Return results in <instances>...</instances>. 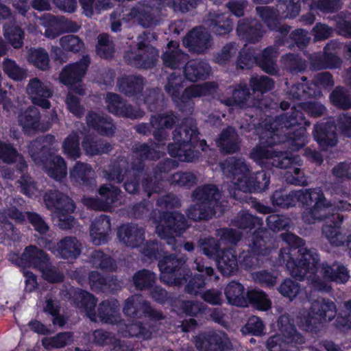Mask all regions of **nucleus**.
Segmentation results:
<instances>
[{"label": "nucleus", "mask_w": 351, "mask_h": 351, "mask_svg": "<svg viewBox=\"0 0 351 351\" xmlns=\"http://www.w3.org/2000/svg\"><path fill=\"white\" fill-rule=\"evenodd\" d=\"M295 252V248L284 250L280 254L281 258L286 262L293 277L299 279L306 278L314 290L328 291L330 287L328 282H345L348 280V271L343 266L338 264H334L332 267L324 264L317 266V254L304 247L297 250L299 256L295 261L292 256Z\"/></svg>", "instance_id": "obj_1"}, {"label": "nucleus", "mask_w": 351, "mask_h": 351, "mask_svg": "<svg viewBox=\"0 0 351 351\" xmlns=\"http://www.w3.org/2000/svg\"><path fill=\"white\" fill-rule=\"evenodd\" d=\"M298 202L306 205L314 204L313 208L307 213L304 212L302 216L304 222L308 223L323 219L326 213L332 210V205L326 202L322 191L319 189L311 191L301 190L289 193L285 191H278L272 196L273 204L282 207L294 206Z\"/></svg>", "instance_id": "obj_2"}, {"label": "nucleus", "mask_w": 351, "mask_h": 351, "mask_svg": "<svg viewBox=\"0 0 351 351\" xmlns=\"http://www.w3.org/2000/svg\"><path fill=\"white\" fill-rule=\"evenodd\" d=\"M161 4L169 6L174 10L182 12L197 5L196 0H154L147 3H138L132 8L125 10L123 19L126 21H134L144 27H150L158 22V8L153 6Z\"/></svg>", "instance_id": "obj_3"}, {"label": "nucleus", "mask_w": 351, "mask_h": 351, "mask_svg": "<svg viewBox=\"0 0 351 351\" xmlns=\"http://www.w3.org/2000/svg\"><path fill=\"white\" fill-rule=\"evenodd\" d=\"M251 158L261 166L269 165L278 168H288L285 177L287 182L294 184H304L306 180L300 176V169L298 166L301 165V159L298 156L293 158L276 154L271 147H256L251 154Z\"/></svg>", "instance_id": "obj_4"}, {"label": "nucleus", "mask_w": 351, "mask_h": 351, "mask_svg": "<svg viewBox=\"0 0 351 351\" xmlns=\"http://www.w3.org/2000/svg\"><path fill=\"white\" fill-rule=\"evenodd\" d=\"M221 168L228 178H232L238 189L244 192L262 191L269 185V178L264 172L256 173V181L253 177H249V169L242 160L231 159L223 163Z\"/></svg>", "instance_id": "obj_5"}, {"label": "nucleus", "mask_w": 351, "mask_h": 351, "mask_svg": "<svg viewBox=\"0 0 351 351\" xmlns=\"http://www.w3.org/2000/svg\"><path fill=\"white\" fill-rule=\"evenodd\" d=\"M174 143L168 145L170 155L176 157L180 161H192L197 156L196 151L191 149L192 147L199 146L202 151L206 149V143L197 141V130L191 120L188 124L176 128L173 136Z\"/></svg>", "instance_id": "obj_6"}, {"label": "nucleus", "mask_w": 351, "mask_h": 351, "mask_svg": "<svg viewBox=\"0 0 351 351\" xmlns=\"http://www.w3.org/2000/svg\"><path fill=\"white\" fill-rule=\"evenodd\" d=\"M295 125H300V127L295 130L297 134L294 132L292 136L287 137L288 140L293 147L291 148L293 150H297L303 147L306 141L305 130L302 125H308V123L304 120L302 112L296 110L295 106H294V111L289 118L287 115L281 116L275 120L269 128L267 127V131L265 132V136H269L271 138V140L267 141V142L269 144L276 143V138L278 139L280 134L285 132L284 129L287 130Z\"/></svg>", "instance_id": "obj_7"}, {"label": "nucleus", "mask_w": 351, "mask_h": 351, "mask_svg": "<svg viewBox=\"0 0 351 351\" xmlns=\"http://www.w3.org/2000/svg\"><path fill=\"white\" fill-rule=\"evenodd\" d=\"M335 316V306L333 302L317 299L311 301L306 299L304 302L303 312L298 318V324L304 330L312 329V326L322 319L331 320Z\"/></svg>", "instance_id": "obj_8"}, {"label": "nucleus", "mask_w": 351, "mask_h": 351, "mask_svg": "<svg viewBox=\"0 0 351 351\" xmlns=\"http://www.w3.org/2000/svg\"><path fill=\"white\" fill-rule=\"evenodd\" d=\"M77 300H80V308H84L88 317L94 322L101 321L103 323L114 324L119 318V305L117 301L112 302H104L100 304L98 314L93 312L96 304L95 298L84 291H79L75 294Z\"/></svg>", "instance_id": "obj_9"}, {"label": "nucleus", "mask_w": 351, "mask_h": 351, "mask_svg": "<svg viewBox=\"0 0 351 351\" xmlns=\"http://www.w3.org/2000/svg\"><path fill=\"white\" fill-rule=\"evenodd\" d=\"M220 194L214 185H208L198 189L193 195L197 204L190 209L189 217L194 220L206 219L217 213Z\"/></svg>", "instance_id": "obj_10"}, {"label": "nucleus", "mask_w": 351, "mask_h": 351, "mask_svg": "<svg viewBox=\"0 0 351 351\" xmlns=\"http://www.w3.org/2000/svg\"><path fill=\"white\" fill-rule=\"evenodd\" d=\"M17 264L23 267H38L42 271L44 278L51 282H58L62 279V275L49 265L47 256L36 247H27Z\"/></svg>", "instance_id": "obj_11"}, {"label": "nucleus", "mask_w": 351, "mask_h": 351, "mask_svg": "<svg viewBox=\"0 0 351 351\" xmlns=\"http://www.w3.org/2000/svg\"><path fill=\"white\" fill-rule=\"evenodd\" d=\"M44 199L49 208L55 209V217L58 218L60 228L62 229L71 228L74 221L70 216V213L75 208L72 200L67 196L56 191L47 193Z\"/></svg>", "instance_id": "obj_12"}, {"label": "nucleus", "mask_w": 351, "mask_h": 351, "mask_svg": "<svg viewBox=\"0 0 351 351\" xmlns=\"http://www.w3.org/2000/svg\"><path fill=\"white\" fill-rule=\"evenodd\" d=\"M278 324L286 340L284 341L279 335L271 337L267 341V348L270 351H282L287 349L289 344L304 342V338L295 331L291 324H289V317L287 315L280 317Z\"/></svg>", "instance_id": "obj_13"}, {"label": "nucleus", "mask_w": 351, "mask_h": 351, "mask_svg": "<svg viewBox=\"0 0 351 351\" xmlns=\"http://www.w3.org/2000/svg\"><path fill=\"white\" fill-rule=\"evenodd\" d=\"M27 93L34 104L44 109L49 108V99L53 95V90L48 82L33 78L27 86Z\"/></svg>", "instance_id": "obj_14"}, {"label": "nucleus", "mask_w": 351, "mask_h": 351, "mask_svg": "<svg viewBox=\"0 0 351 351\" xmlns=\"http://www.w3.org/2000/svg\"><path fill=\"white\" fill-rule=\"evenodd\" d=\"M185 228L184 217L179 213H168L162 217L156 226V232L161 238L174 237Z\"/></svg>", "instance_id": "obj_15"}, {"label": "nucleus", "mask_w": 351, "mask_h": 351, "mask_svg": "<svg viewBox=\"0 0 351 351\" xmlns=\"http://www.w3.org/2000/svg\"><path fill=\"white\" fill-rule=\"evenodd\" d=\"M195 343L201 351H224L229 348L230 342L224 332L200 335L195 338Z\"/></svg>", "instance_id": "obj_16"}, {"label": "nucleus", "mask_w": 351, "mask_h": 351, "mask_svg": "<svg viewBox=\"0 0 351 351\" xmlns=\"http://www.w3.org/2000/svg\"><path fill=\"white\" fill-rule=\"evenodd\" d=\"M145 47L144 43L139 42L137 51L128 52L125 58L130 63L136 66H150L158 57V52L152 47L147 46L145 48Z\"/></svg>", "instance_id": "obj_17"}, {"label": "nucleus", "mask_w": 351, "mask_h": 351, "mask_svg": "<svg viewBox=\"0 0 351 351\" xmlns=\"http://www.w3.org/2000/svg\"><path fill=\"white\" fill-rule=\"evenodd\" d=\"M88 57H84L80 62L65 66L60 74V80L67 86H73L80 82L84 76L89 64Z\"/></svg>", "instance_id": "obj_18"}, {"label": "nucleus", "mask_w": 351, "mask_h": 351, "mask_svg": "<svg viewBox=\"0 0 351 351\" xmlns=\"http://www.w3.org/2000/svg\"><path fill=\"white\" fill-rule=\"evenodd\" d=\"M123 312L125 315L131 317L141 316L143 313L154 319L162 318V314L152 309L140 295H134L128 298L125 301Z\"/></svg>", "instance_id": "obj_19"}, {"label": "nucleus", "mask_w": 351, "mask_h": 351, "mask_svg": "<svg viewBox=\"0 0 351 351\" xmlns=\"http://www.w3.org/2000/svg\"><path fill=\"white\" fill-rule=\"evenodd\" d=\"M183 44L190 51L201 53L210 45V35L202 27L195 28L184 38Z\"/></svg>", "instance_id": "obj_20"}, {"label": "nucleus", "mask_w": 351, "mask_h": 351, "mask_svg": "<svg viewBox=\"0 0 351 351\" xmlns=\"http://www.w3.org/2000/svg\"><path fill=\"white\" fill-rule=\"evenodd\" d=\"M39 112L34 107H29L22 112L19 116V122L24 132L31 134L35 131H45L49 128V125H43L39 123Z\"/></svg>", "instance_id": "obj_21"}, {"label": "nucleus", "mask_w": 351, "mask_h": 351, "mask_svg": "<svg viewBox=\"0 0 351 351\" xmlns=\"http://www.w3.org/2000/svg\"><path fill=\"white\" fill-rule=\"evenodd\" d=\"M181 264V262L176 260L171 256H165L159 261L158 267L161 271V280L169 285H181L182 283L180 278H176V269Z\"/></svg>", "instance_id": "obj_22"}, {"label": "nucleus", "mask_w": 351, "mask_h": 351, "mask_svg": "<svg viewBox=\"0 0 351 351\" xmlns=\"http://www.w3.org/2000/svg\"><path fill=\"white\" fill-rule=\"evenodd\" d=\"M121 243L130 247H137L144 241L143 232L135 226L123 225L118 230Z\"/></svg>", "instance_id": "obj_23"}, {"label": "nucleus", "mask_w": 351, "mask_h": 351, "mask_svg": "<svg viewBox=\"0 0 351 351\" xmlns=\"http://www.w3.org/2000/svg\"><path fill=\"white\" fill-rule=\"evenodd\" d=\"M99 192L101 198L104 199L105 202L104 204H100L97 200L92 198H84V204L94 209H105L115 202L119 194V191L117 189L109 187L106 185L102 186L99 189Z\"/></svg>", "instance_id": "obj_24"}, {"label": "nucleus", "mask_w": 351, "mask_h": 351, "mask_svg": "<svg viewBox=\"0 0 351 351\" xmlns=\"http://www.w3.org/2000/svg\"><path fill=\"white\" fill-rule=\"evenodd\" d=\"M110 228V219L107 217L101 215L97 218L90 228V237L93 243L95 245H101L104 243Z\"/></svg>", "instance_id": "obj_25"}, {"label": "nucleus", "mask_w": 351, "mask_h": 351, "mask_svg": "<svg viewBox=\"0 0 351 351\" xmlns=\"http://www.w3.org/2000/svg\"><path fill=\"white\" fill-rule=\"evenodd\" d=\"M178 47L176 42L171 41L168 43L167 50L162 56L163 62L166 66L176 69L187 60L186 56L177 49Z\"/></svg>", "instance_id": "obj_26"}, {"label": "nucleus", "mask_w": 351, "mask_h": 351, "mask_svg": "<svg viewBox=\"0 0 351 351\" xmlns=\"http://www.w3.org/2000/svg\"><path fill=\"white\" fill-rule=\"evenodd\" d=\"M335 126L332 123L318 124L315 126V138L322 146H333L336 143Z\"/></svg>", "instance_id": "obj_27"}, {"label": "nucleus", "mask_w": 351, "mask_h": 351, "mask_svg": "<svg viewBox=\"0 0 351 351\" xmlns=\"http://www.w3.org/2000/svg\"><path fill=\"white\" fill-rule=\"evenodd\" d=\"M47 173L55 180H60L66 175V166L59 156H50L45 164Z\"/></svg>", "instance_id": "obj_28"}, {"label": "nucleus", "mask_w": 351, "mask_h": 351, "mask_svg": "<svg viewBox=\"0 0 351 351\" xmlns=\"http://www.w3.org/2000/svg\"><path fill=\"white\" fill-rule=\"evenodd\" d=\"M225 295L231 304L239 306L246 305L244 287L237 282H231L226 286Z\"/></svg>", "instance_id": "obj_29"}, {"label": "nucleus", "mask_w": 351, "mask_h": 351, "mask_svg": "<svg viewBox=\"0 0 351 351\" xmlns=\"http://www.w3.org/2000/svg\"><path fill=\"white\" fill-rule=\"evenodd\" d=\"M217 144L226 153H233L238 150L239 139L234 129L228 128L223 131L217 141Z\"/></svg>", "instance_id": "obj_30"}, {"label": "nucleus", "mask_w": 351, "mask_h": 351, "mask_svg": "<svg viewBox=\"0 0 351 351\" xmlns=\"http://www.w3.org/2000/svg\"><path fill=\"white\" fill-rule=\"evenodd\" d=\"M218 269L223 275L229 276L237 269V260L232 249L222 252V255L217 258Z\"/></svg>", "instance_id": "obj_31"}, {"label": "nucleus", "mask_w": 351, "mask_h": 351, "mask_svg": "<svg viewBox=\"0 0 351 351\" xmlns=\"http://www.w3.org/2000/svg\"><path fill=\"white\" fill-rule=\"evenodd\" d=\"M0 160L8 164L18 162V167L21 171L25 167L23 157L11 145L3 142H0Z\"/></svg>", "instance_id": "obj_32"}, {"label": "nucleus", "mask_w": 351, "mask_h": 351, "mask_svg": "<svg viewBox=\"0 0 351 351\" xmlns=\"http://www.w3.org/2000/svg\"><path fill=\"white\" fill-rule=\"evenodd\" d=\"M210 73V67L206 62L191 61L187 63L184 73L189 80L195 81L203 79Z\"/></svg>", "instance_id": "obj_33"}, {"label": "nucleus", "mask_w": 351, "mask_h": 351, "mask_svg": "<svg viewBox=\"0 0 351 351\" xmlns=\"http://www.w3.org/2000/svg\"><path fill=\"white\" fill-rule=\"evenodd\" d=\"M175 121V117L173 115L153 117L152 118V125L156 130L154 132L156 140L160 143L162 139L166 136L165 128H169Z\"/></svg>", "instance_id": "obj_34"}, {"label": "nucleus", "mask_w": 351, "mask_h": 351, "mask_svg": "<svg viewBox=\"0 0 351 351\" xmlns=\"http://www.w3.org/2000/svg\"><path fill=\"white\" fill-rule=\"evenodd\" d=\"M87 123L99 133L110 135L114 132L112 123L107 119L101 117L95 113H90L87 117Z\"/></svg>", "instance_id": "obj_35"}, {"label": "nucleus", "mask_w": 351, "mask_h": 351, "mask_svg": "<svg viewBox=\"0 0 351 351\" xmlns=\"http://www.w3.org/2000/svg\"><path fill=\"white\" fill-rule=\"evenodd\" d=\"M106 103L108 110L112 113L130 117H136L138 116L132 113L129 108L120 100L119 97L115 94H108Z\"/></svg>", "instance_id": "obj_36"}, {"label": "nucleus", "mask_w": 351, "mask_h": 351, "mask_svg": "<svg viewBox=\"0 0 351 351\" xmlns=\"http://www.w3.org/2000/svg\"><path fill=\"white\" fill-rule=\"evenodd\" d=\"M58 250L63 258H76L80 254V245L75 238H65L58 245Z\"/></svg>", "instance_id": "obj_37"}, {"label": "nucleus", "mask_w": 351, "mask_h": 351, "mask_svg": "<svg viewBox=\"0 0 351 351\" xmlns=\"http://www.w3.org/2000/svg\"><path fill=\"white\" fill-rule=\"evenodd\" d=\"M277 56V51L269 47L264 50L261 56L257 58L256 61L265 72L274 73L276 71L275 60Z\"/></svg>", "instance_id": "obj_38"}, {"label": "nucleus", "mask_w": 351, "mask_h": 351, "mask_svg": "<svg viewBox=\"0 0 351 351\" xmlns=\"http://www.w3.org/2000/svg\"><path fill=\"white\" fill-rule=\"evenodd\" d=\"M119 330L123 337H139L147 339L152 335V331L147 330L138 322L127 326L126 330H123V326L121 324Z\"/></svg>", "instance_id": "obj_39"}, {"label": "nucleus", "mask_w": 351, "mask_h": 351, "mask_svg": "<svg viewBox=\"0 0 351 351\" xmlns=\"http://www.w3.org/2000/svg\"><path fill=\"white\" fill-rule=\"evenodd\" d=\"M93 175V171L91 167L80 162L76 163L70 172V178L75 182L85 183Z\"/></svg>", "instance_id": "obj_40"}, {"label": "nucleus", "mask_w": 351, "mask_h": 351, "mask_svg": "<svg viewBox=\"0 0 351 351\" xmlns=\"http://www.w3.org/2000/svg\"><path fill=\"white\" fill-rule=\"evenodd\" d=\"M210 28L217 34H223L232 29V23L224 16L213 14L210 16Z\"/></svg>", "instance_id": "obj_41"}, {"label": "nucleus", "mask_w": 351, "mask_h": 351, "mask_svg": "<svg viewBox=\"0 0 351 351\" xmlns=\"http://www.w3.org/2000/svg\"><path fill=\"white\" fill-rule=\"evenodd\" d=\"M317 87V85L315 84H312L311 86H308L306 84L293 86L290 90V95L295 99H306L310 96L316 97L319 94V91H315Z\"/></svg>", "instance_id": "obj_42"}, {"label": "nucleus", "mask_w": 351, "mask_h": 351, "mask_svg": "<svg viewBox=\"0 0 351 351\" xmlns=\"http://www.w3.org/2000/svg\"><path fill=\"white\" fill-rule=\"evenodd\" d=\"M84 13L87 16H92L95 13L111 7L110 0H99L94 3V0H80Z\"/></svg>", "instance_id": "obj_43"}, {"label": "nucleus", "mask_w": 351, "mask_h": 351, "mask_svg": "<svg viewBox=\"0 0 351 351\" xmlns=\"http://www.w3.org/2000/svg\"><path fill=\"white\" fill-rule=\"evenodd\" d=\"M249 300L255 307L261 311H266L271 306V302L262 291L252 289L247 293Z\"/></svg>", "instance_id": "obj_44"}, {"label": "nucleus", "mask_w": 351, "mask_h": 351, "mask_svg": "<svg viewBox=\"0 0 351 351\" xmlns=\"http://www.w3.org/2000/svg\"><path fill=\"white\" fill-rule=\"evenodd\" d=\"M28 60L40 69H47L49 67V57L47 53L42 49H30Z\"/></svg>", "instance_id": "obj_45"}, {"label": "nucleus", "mask_w": 351, "mask_h": 351, "mask_svg": "<svg viewBox=\"0 0 351 351\" xmlns=\"http://www.w3.org/2000/svg\"><path fill=\"white\" fill-rule=\"evenodd\" d=\"M216 89V86L213 83L206 82L202 84L193 85L186 88L183 97H194L206 95L213 93Z\"/></svg>", "instance_id": "obj_46"}, {"label": "nucleus", "mask_w": 351, "mask_h": 351, "mask_svg": "<svg viewBox=\"0 0 351 351\" xmlns=\"http://www.w3.org/2000/svg\"><path fill=\"white\" fill-rule=\"evenodd\" d=\"M71 341L72 335L70 332H63L52 338H45L42 342L45 348L50 349L64 347Z\"/></svg>", "instance_id": "obj_47"}, {"label": "nucleus", "mask_w": 351, "mask_h": 351, "mask_svg": "<svg viewBox=\"0 0 351 351\" xmlns=\"http://www.w3.org/2000/svg\"><path fill=\"white\" fill-rule=\"evenodd\" d=\"M252 23L253 24H251L250 26H249L244 23H239L237 27V32L239 36L243 37L246 34V39L251 42H255L258 40V38L261 36V34L260 32L261 25H258L256 27V23L254 21Z\"/></svg>", "instance_id": "obj_48"}, {"label": "nucleus", "mask_w": 351, "mask_h": 351, "mask_svg": "<svg viewBox=\"0 0 351 351\" xmlns=\"http://www.w3.org/2000/svg\"><path fill=\"white\" fill-rule=\"evenodd\" d=\"M63 149L69 158L75 159L80 156L79 140L75 133L66 138L63 144Z\"/></svg>", "instance_id": "obj_49"}, {"label": "nucleus", "mask_w": 351, "mask_h": 351, "mask_svg": "<svg viewBox=\"0 0 351 351\" xmlns=\"http://www.w3.org/2000/svg\"><path fill=\"white\" fill-rule=\"evenodd\" d=\"M73 93L82 95L84 89L81 86L75 87L69 93L66 100L69 111L76 116H80L82 113V108L80 105L78 99L73 95Z\"/></svg>", "instance_id": "obj_50"}, {"label": "nucleus", "mask_w": 351, "mask_h": 351, "mask_svg": "<svg viewBox=\"0 0 351 351\" xmlns=\"http://www.w3.org/2000/svg\"><path fill=\"white\" fill-rule=\"evenodd\" d=\"M4 35L14 48H19L22 46L23 34L20 28L5 26Z\"/></svg>", "instance_id": "obj_51"}, {"label": "nucleus", "mask_w": 351, "mask_h": 351, "mask_svg": "<svg viewBox=\"0 0 351 351\" xmlns=\"http://www.w3.org/2000/svg\"><path fill=\"white\" fill-rule=\"evenodd\" d=\"M280 293L291 300L300 294V289L295 282L291 280H285L279 287Z\"/></svg>", "instance_id": "obj_52"}, {"label": "nucleus", "mask_w": 351, "mask_h": 351, "mask_svg": "<svg viewBox=\"0 0 351 351\" xmlns=\"http://www.w3.org/2000/svg\"><path fill=\"white\" fill-rule=\"evenodd\" d=\"M232 93V99H224L223 102L227 106H240L246 100L248 96V90L245 86H239L238 88L231 90Z\"/></svg>", "instance_id": "obj_53"}, {"label": "nucleus", "mask_w": 351, "mask_h": 351, "mask_svg": "<svg viewBox=\"0 0 351 351\" xmlns=\"http://www.w3.org/2000/svg\"><path fill=\"white\" fill-rule=\"evenodd\" d=\"M155 279V275L146 270L141 271L134 276V284L136 287L140 289L151 286Z\"/></svg>", "instance_id": "obj_54"}, {"label": "nucleus", "mask_w": 351, "mask_h": 351, "mask_svg": "<svg viewBox=\"0 0 351 351\" xmlns=\"http://www.w3.org/2000/svg\"><path fill=\"white\" fill-rule=\"evenodd\" d=\"M43 20H46L48 24L45 21L43 22V25L47 26L45 30V36L49 38H54L60 34L61 24L57 19L51 15H45Z\"/></svg>", "instance_id": "obj_55"}, {"label": "nucleus", "mask_w": 351, "mask_h": 351, "mask_svg": "<svg viewBox=\"0 0 351 351\" xmlns=\"http://www.w3.org/2000/svg\"><path fill=\"white\" fill-rule=\"evenodd\" d=\"M3 68L5 73L14 80H21L25 77V72L18 67L15 62L11 60H5L3 62Z\"/></svg>", "instance_id": "obj_56"}, {"label": "nucleus", "mask_w": 351, "mask_h": 351, "mask_svg": "<svg viewBox=\"0 0 351 351\" xmlns=\"http://www.w3.org/2000/svg\"><path fill=\"white\" fill-rule=\"evenodd\" d=\"M97 53L103 58H108L113 53V46L106 34L98 36V45L97 46Z\"/></svg>", "instance_id": "obj_57"}, {"label": "nucleus", "mask_w": 351, "mask_h": 351, "mask_svg": "<svg viewBox=\"0 0 351 351\" xmlns=\"http://www.w3.org/2000/svg\"><path fill=\"white\" fill-rule=\"evenodd\" d=\"M60 45L65 50L72 51H78L83 47L82 42L77 36L74 35H67L62 37Z\"/></svg>", "instance_id": "obj_58"}, {"label": "nucleus", "mask_w": 351, "mask_h": 351, "mask_svg": "<svg viewBox=\"0 0 351 351\" xmlns=\"http://www.w3.org/2000/svg\"><path fill=\"white\" fill-rule=\"evenodd\" d=\"M331 101L340 108L351 107V101L342 88H336L330 95Z\"/></svg>", "instance_id": "obj_59"}, {"label": "nucleus", "mask_w": 351, "mask_h": 351, "mask_svg": "<svg viewBox=\"0 0 351 351\" xmlns=\"http://www.w3.org/2000/svg\"><path fill=\"white\" fill-rule=\"evenodd\" d=\"M119 88L125 93L138 91L142 88V80L133 77L122 80L119 82Z\"/></svg>", "instance_id": "obj_60"}, {"label": "nucleus", "mask_w": 351, "mask_h": 351, "mask_svg": "<svg viewBox=\"0 0 351 351\" xmlns=\"http://www.w3.org/2000/svg\"><path fill=\"white\" fill-rule=\"evenodd\" d=\"M250 85L253 90L263 93L271 89L273 87V82L267 77L256 76L252 77Z\"/></svg>", "instance_id": "obj_61"}, {"label": "nucleus", "mask_w": 351, "mask_h": 351, "mask_svg": "<svg viewBox=\"0 0 351 351\" xmlns=\"http://www.w3.org/2000/svg\"><path fill=\"white\" fill-rule=\"evenodd\" d=\"M337 224H335L334 227L328 225L325 226L323 228V233L332 244L339 245L343 243L344 237L337 231Z\"/></svg>", "instance_id": "obj_62"}, {"label": "nucleus", "mask_w": 351, "mask_h": 351, "mask_svg": "<svg viewBox=\"0 0 351 351\" xmlns=\"http://www.w3.org/2000/svg\"><path fill=\"white\" fill-rule=\"evenodd\" d=\"M266 220L269 228L273 230L284 229L289 224V219L276 215L269 216Z\"/></svg>", "instance_id": "obj_63"}, {"label": "nucleus", "mask_w": 351, "mask_h": 351, "mask_svg": "<svg viewBox=\"0 0 351 351\" xmlns=\"http://www.w3.org/2000/svg\"><path fill=\"white\" fill-rule=\"evenodd\" d=\"M201 250L210 258H215L218 252V243L214 239H208L200 244Z\"/></svg>", "instance_id": "obj_64"}]
</instances>
